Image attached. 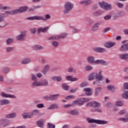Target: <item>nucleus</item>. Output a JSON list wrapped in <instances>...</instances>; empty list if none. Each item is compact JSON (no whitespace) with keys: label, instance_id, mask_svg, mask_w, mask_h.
<instances>
[{"label":"nucleus","instance_id":"f257e3e1","mask_svg":"<svg viewBox=\"0 0 128 128\" xmlns=\"http://www.w3.org/2000/svg\"><path fill=\"white\" fill-rule=\"evenodd\" d=\"M102 72L101 70L99 72L98 74V72H93L90 74L88 76V80H96L97 82H100V80H102Z\"/></svg>","mask_w":128,"mask_h":128},{"label":"nucleus","instance_id":"f03ea898","mask_svg":"<svg viewBox=\"0 0 128 128\" xmlns=\"http://www.w3.org/2000/svg\"><path fill=\"white\" fill-rule=\"evenodd\" d=\"M45 18L42 16H33L28 17L27 18V20H50V15L48 14H46L45 16Z\"/></svg>","mask_w":128,"mask_h":128},{"label":"nucleus","instance_id":"7ed1b4c3","mask_svg":"<svg viewBox=\"0 0 128 128\" xmlns=\"http://www.w3.org/2000/svg\"><path fill=\"white\" fill-rule=\"evenodd\" d=\"M87 120L89 124H108V121L102 120H97L94 119H92L90 118H88Z\"/></svg>","mask_w":128,"mask_h":128},{"label":"nucleus","instance_id":"20e7f679","mask_svg":"<svg viewBox=\"0 0 128 128\" xmlns=\"http://www.w3.org/2000/svg\"><path fill=\"white\" fill-rule=\"evenodd\" d=\"M74 8V6L72 4V3L70 2H66L64 6V14H68L72 10V8Z\"/></svg>","mask_w":128,"mask_h":128},{"label":"nucleus","instance_id":"39448f33","mask_svg":"<svg viewBox=\"0 0 128 128\" xmlns=\"http://www.w3.org/2000/svg\"><path fill=\"white\" fill-rule=\"evenodd\" d=\"M100 8L105 10H112V4H108V2H98Z\"/></svg>","mask_w":128,"mask_h":128},{"label":"nucleus","instance_id":"423d86ee","mask_svg":"<svg viewBox=\"0 0 128 128\" xmlns=\"http://www.w3.org/2000/svg\"><path fill=\"white\" fill-rule=\"evenodd\" d=\"M68 36V34L66 33H64L60 34V36H52L48 38L49 40H60V38H66Z\"/></svg>","mask_w":128,"mask_h":128},{"label":"nucleus","instance_id":"0eeeda50","mask_svg":"<svg viewBox=\"0 0 128 128\" xmlns=\"http://www.w3.org/2000/svg\"><path fill=\"white\" fill-rule=\"evenodd\" d=\"M128 40H124L122 42V44H122L120 48V52H128Z\"/></svg>","mask_w":128,"mask_h":128},{"label":"nucleus","instance_id":"6e6552de","mask_svg":"<svg viewBox=\"0 0 128 128\" xmlns=\"http://www.w3.org/2000/svg\"><path fill=\"white\" fill-rule=\"evenodd\" d=\"M26 32H22L20 34L16 36V40H21L22 42L24 40V38H26Z\"/></svg>","mask_w":128,"mask_h":128},{"label":"nucleus","instance_id":"1a4fd4ad","mask_svg":"<svg viewBox=\"0 0 128 128\" xmlns=\"http://www.w3.org/2000/svg\"><path fill=\"white\" fill-rule=\"evenodd\" d=\"M86 106H90V108H100V104L92 101L86 104Z\"/></svg>","mask_w":128,"mask_h":128},{"label":"nucleus","instance_id":"9d476101","mask_svg":"<svg viewBox=\"0 0 128 128\" xmlns=\"http://www.w3.org/2000/svg\"><path fill=\"white\" fill-rule=\"evenodd\" d=\"M1 96H2V98H16V96L12 95V94H8L4 92H2Z\"/></svg>","mask_w":128,"mask_h":128},{"label":"nucleus","instance_id":"9b49d317","mask_svg":"<svg viewBox=\"0 0 128 128\" xmlns=\"http://www.w3.org/2000/svg\"><path fill=\"white\" fill-rule=\"evenodd\" d=\"M28 10V8L26 6L20 7V9H16V14H22V12H24Z\"/></svg>","mask_w":128,"mask_h":128},{"label":"nucleus","instance_id":"f8f14e48","mask_svg":"<svg viewBox=\"0 0 128 128\" xmlns=\"http://www.w3.org/2000/svg\"><path fill=\"white\" fill-rule=\"evenodd\" d=\"M118 58L122 60L128 62V53L122 54L118 55Z\"/></svg>","mask_w":128,"mask_h":128},{"label":"nucleus","instance_id":"ddd939ff","mask_svg":"<svg viewBox=\"0 0 128 128\" xmlns=\"http://www.w3.org/2000/svg\"><path fill=\"white\" fill-rule=\"evenodd\" d=\"M93 50L94 52H96L102 53L106 52V49L102 48V47H96L93 48Z\"/></svg>","mask_w":128,"mask_h":128},{"label":"nucleus","instance_id":"4468645a","mask_svg":"<svg viewBox=\"0 0 128 128\" xmlns=\"http://www.w3.org/2000/svg\"><path fill=\"white\" fill-rule=\"evenodd\" d=\"M102 22H98L95 23L92 27V32H98V28H100V26Z\"/></svg>","mask_w":128,"mask_h":128},{"label":"nucleus","instance_id":"2eb2a0df","mask_svg":"<svg viewBox=\"0 0 128 128\" xmlns=\"http://www.w3.org/2000/svg\"><path fill=\"white\" fill-rule=\"evenodd\" d=\"M116 44V42H108L104 44V46H106V48H110L113 46H114Z\"/></svg>","mask_w":128,"mask_h":128},{"label":"nucleus","instance_id":"dca6fc26","mask_svg":"<svg viewBox=\"0 0 128 128\" xmlns=\"http://www.w3.org/2000/svg\"><path fill=\"white\" fill-rule=\"evenodd\" d=\"M94 64H102V66H108V62L102 60H95Z\"/></svg>","mask_w":128,"mask_h":128},{"label":"nucleus","instance_id":"f3484780","mask_svg":"<svg viewBox=\"0 0 128 128\" xmlns=\"http://www.w3.org/2000/svg\"><path fill=\"white\" fill-rule=\"evenodd\" d=\"M5 118H16V113L12 112L11 114H8L6 115Z\"/></svg>","mask_w":128,"mask_h":128},{"label":"nucleus","instance_id":"a211bd4d","mask_svg":"<svg viewBox=\"0 0 128 128\" xmlns=\"http://www.w3.org/2000/svg\"><path fill=\"white\" fill-rule=\"evenodd\" d=\"M10 104V101L8 99H2L0 100L1 106H6Z\"/></svg>","mask_w":128,"mask_h":128},{"label":"nucleus","instance_id":"6ab92c4d","mask_svg":"<svg viewBox=\"0 0 128 128\" xmlns=\"http://www.w3.org/2000/svg\"><path fill=\"white\" fill-rule=\"evenodd\" d=\"M10 124V120L6 119H2L1 120V126H6Z\"/></svg>","mask_w":128,"mask_h":128},{"label":"nucleus","instance_id":"aec40b11","mask_svg":"<svg viewBox=\"0 0 128 128\" xmlns=\"http://www.w3.org/2000/svg\"><path fill=\"white\" fill-rule=\"evenodd\" d=\"M67 80H70V82H76L78 80V79L76 78H74L72 76H66Z\"/></svg>","mask_w":128,"mask_h":128},{"label":"nucleus","instance_id":"412c9836","mask_svg":"<svg viewBox=\"0 0 128 128\" xmlns=\"http://www.w3.org/2000/svg\"><path fill=\"white\" fill-rule=\"evenodd\" d=\"M87 62L88 64H94L96 60H94V56H89L87 58Z\"/></svg>","mask_w":128,"mask_h":128},{"label":"nucleus","instance_id":"4be33fe9","mask_svg":"<svg viewBox=\"0 0 128 128\" xmlns=\"http://www.w3.org/2000/svg\"><path fill=\"white\" fill-rule=\"evenodd\" d=\"M84 91L85 92L86 96H92V92L90 88H84Z\"/></svg>","mask_w":128,"mask_h":128},{"label":"nucleus","instance_id":"5701e85b","mask_svg":"<svg viewBox=\"0 0 128 128\" xmlns=\"http://www.w3.org/2000/svg\"><path fill=\"white\" fill-rule=\"evenodd\" d=\"M34 82H33L32 84V88H36L38 86H40V82L38 81V80L34 81Z\"/></svg>","mask_w":128,"mask_h":128},{"label":"nucleus","instance_id":"b1692460","mask_svg":"<svg viewBox=\"0 0 128 128\" xmlns=\"http://www.w3.org/2000/svg\"><path fill=\"white\" fill-rule=\"evenodd\" d=\"M48 70H50V65L47 64L44 67V69L42 71V72L44 74L46 75Z\"/></svg>","mask_w":128,"mask_h":128},{"label":"nucleus","instance_id":"393cba45","mask_svg":"<svg viewBox=\"0 0 128 128\" xmlns=\"http://www.w3.org/2000/svg\"><path fill=\"white\" fill-rule=\"evenodd\" d=\"M76 104H78V106H82L84 104V102L80 99L78 100H75L73 102L72 106H76Z\"/></svg>","mask_w":128,"mask_h":128},{"label":"nucleus","instance_id":"a878e982","mask_svg":"<svg viewBox=\"0 0 128 128\" xmlns=\"http://www.w3.org/2000/svg\"><path fill=\"white\" fill-rule=\"evenodd\" d=\"M68 112V114H72L73 116H78V114H80V112L76 110H70Z\"/></svg>","mask_w":128,"mask_h":128},{"label":"nucleus","instance_id":"bb28decb","mask_svg":"<svg viewBox=\"0 0 128 128\" xmlns=\"http://www.w3.org/2000/svg\"><path fill=\"white\" fill-rule=\"evenodd\" d=\"M102 14H104V12L102 10H98L93 12V16H99Z\"/></svg>","mask_w":128,"mask_h":128},{"label":"nucleus","instance_id":"cd10ccee","mask_svg":"<svg viewBox=\"0 0 128 128\" xmlns=\"http://www.w3.org/2000/svg\"><path fill=\"white\" fill-rule=\"evenodd\" d=\"M58 96H60V94L50 95V100H58Z\"/></svg>","mask_w":128,"mask_h":128},{"label":"nucleus","instance_id":"c85d7f7f","mask_svg":"<svg viewBox=\"0 0 128 128\" xmlns=\"http://www.w3.org/2000/svg\"><path fill=\"white\" fill-rule=\"evenodd\" d=\"M52 80H54V81L57 80V82H60L62 80V77L61 76H54L52 78Z\"/></svg>","mask_w":128,"mask_h":128},{"label":"nucleus","instance_id":"c756f323","mask_svg":"<svg viewBox=\"0 0 128 128\" xmlns=\"http://www.w3.org/2000/svg\"><path fill=\"white\" fill-rule=\"evenodd\" d=\"M33 48L35 50H40L44 48V47L40 45H34L33 46Z\"/></svg>","mask_w":128,"mask_h":128},{"label":"nucleus","instance_id":"7c9ffc66","mask_svg":"<svg viewBox=\"0 0 128 128\" xmlns=\"http://www.w3.org/2000/svg\"><path fill=\"white\" fill-rule=\"evenodd\" d=\"M100 92H102V88L100 87L96 88L95 89V96H98L100 94Z\"/></svg>","mask_w":128,"mask_h":128},{"label":"nucleus","instance_id":"2f4dec72","mask_svg":"<svg viewBox=\"0 0 128 128\" xmlns=\"http://www.w3.org/2000/svg\"><path fill=\"white\" fill-rule=\"evenodd\" d=\"M44 119H40L37 122V126H38L40 128H42V126H44Z\"/></svg>","mask_w":128,"mask_h":128},{"label":"nucleus","instance_id":"473e14b6","mask_svg":"<svg viewBox=\"0 0 128 128\" xmlns=\"http://www.w3.org/2000/svg\"><path fill=\"white\" fill-rule=\"evenodd\" d=\"M30 58H24L22 61V64H30Z\"/></svg>","mask_w":128,"mask_h":128},{"label":"nucleus","instance_id":"72a5a7b5","mask_svg":"<svg viewBox=\"0 0 128 128\" xmlns=\"http://www.w3.org/2000/svg\"><path fill=\"white\" fill-rule=\"evenodd\" d=\"M48 85V81L46 80H43L42 82H40V86H46Z\"/></svg>","mask_w":128,"mask_h":128},{"label":"nucleus","instance_id":"f704fd0d","mask_svg":"<svg viewBox=\"0 0 128 128\" xmlns=\"http://www.w3.org/2000/svg\"><path fill=\"white\" fill-rule=\"evenodd\" d=\"M48 29V27H45L44 28H38V34H40V32H46L47 30Z\"/></svg>","mask_w":128,"mask_h":128},{"label":"nucleus","instance_id":"c9c22d12","mask_svg":"<svg viewBox=\"0 0 128 128\" xmlns=\"http://www.w3.org/2000/svg\"><path fill=\"white\" fill-rule=\"evenodd\" d=\"M118 120H119V122H128V117L120 118H118Z\"/></svg>","mask_w":128,"mask_h":128},{"label":"nucleus","instance_id":"e433bc0d","mask_svg":"<svg viewBox=\"0 0 128 128\" xmlns=\"http://www.w3.org/2000/svg\"><path fill=\"white\" fill-rule=\"evenodd\" d=\"M5 12L6 14H11L12 16L16 14V10L12 11H6Z\"/></svg>","mask_w":128,"mask_h":128},{"label":"nucleus","instance_id":"4c0bfd02","mask_svg":"<svg viewBox=\"0 0 128 128\" xmlns=\"http://www.w3.org/2000/svg\"><path fill=\"white\" fill-rule=\"evenodd\" d=\"M93 69H94V68H92V66L90 65H86L85 66V70L86 72H90V70H92Z\"/></svg>","mask_w":128,"mask_h":128},{"label":"nucleus","instance_id":"58836bf2","mask_svg":"<svg viewBox=\"0 0 128 128\" xmlns=\"http://www.w3.org/2000/svg\"><path fill=\"white\" fill-rule=\"evenodd\" d=\"M10 68L8 67H4L2 68V72H4V74H8V72H10Z\"/></svg>","mask_w":128,"mask_h":128},{"label":"nucleus","instance_id":"ea45409f","mask_svg":"<svg viewBox=\"0 0 128 128\" xmlns=\"http://www.w3.org/2000/svg\"><path fill=\"white\" fill-rule=\"evenodd\" d=\"M68 72H74V74H76V70L73 68V67H70L68 70Z\"/></svg>","mask_w":128,"mask_h":128},{"label":"nucleus","instance_id":"a19ab883","mask_svg":"<svg viewBox=\"0 0 128 128\" xmlns=\"http://www.w3.org/2000/svg\"><path fill=\"white\" fill-rule=\"evenodd\" d=\"M122 98L125 100H128V91H126L123 94Z\"/></svg>","mask_w":128,"mask_h":128},{"label":"nucleus","instance_id":"79ce46f5","mask_svg":"<svg viewBox=\"0 0 128 128\" xmlns=\"http://www.w3.org/2000/svg\"><path fill=\"white\" fill-rule=\"evenodd\" d=\"M32 112V116H38L40 114V110L38 109L33 110Z\"/></svg>","mask_w":128,"mask_h":128},{"label":"nucleus","instance_id":"37998d69","mask_svg":"<svg viewBox=\"0 0 128 128\" xmlns=\"http://www.w3.org/2000/svg\"><path fill=\"white\" fill-rule=\"evenodd\" d=\"M10 6H0L1 12L2 10H10Z\"/></svg>","mask_w":128,"mask_h":128},{"label":"nucleus","instance_id":"c03bdc74","mask_svg":"<svg viewBox=\"0 0 128 128\" xmlns=\"http://www.w3.org/2000/svg\"><path fill=\"white\" fill-rule=\"evenodd\" d=\"M31 78L33 82L38 80V77H36V75L34 74H31Z\"/></svg>","mask_w":128,"mask_h":128},{"label":"nucleus","instance_id":"a18cd8bd","mask_svg":"<svg viewBox=\"0 0 128 128\" xmlns=\"http://www.w3.org/2000/svg\"><path fill=\"white\" fill-rule=\"evenodd\" d=\"M62 86L65 90H70V86H68L66 84H63Z\"/></svg>","mask_w":128,"mask_h":128},{"label":"nucleus","instance_id":"49530a36","mask_svg":"<svg viewBox=\"0 0 128 128\" xmlns=\"http://www.w3.org/2000/svg\"><path fill=\"white\" fill-rule=\"evenodd\" d=\"M70 28H72V34H76L77 32H78V28H74V27H72V26H70Z\"/></svg>","mask_w":128,"mask_h":128},{"label":"nucleus","instance_id":"de8ad7c7","mask_svg":"<svg viewBox=\"0 0 128 128\" xmlns=\"http://www.w3.org/2000/svg\"><path fill=\"white\" fill-rule=\"evenodd\" d=\"M108 90H111V92H114V87L112 85H110L107 86Z\"/></svg>","mask_w":128,"mask_h":128},{"label":"nucleus","instance_id":"09e8293b","mask_svg":"<svg viewBox=\"0 0 128 128\" xmlns=\"http://www.w3.org/2000/svg\"><path fill=\"white\" fill-rule=\"evenodd\" d=\"M80 100H82L83 102V104H84V102H90V100H92V98H80Z\"/></svg>","mask_w":128,"mask_h":128},{"label":"nucleus","instance_id":"8fccbe9b","mask_svg":"<svg viewBox=\"0 0 128 128\" xmlns=\"http://www.w3.org/2000/svg\"><path fill=\"white\" fill-rule=\"evenodd\" d=\"M58 108V106L56 104H52L48 108V110H54V108Z\"/></svg>","mask_w":128,"mask_h":128},{"label":"nucleus","instance_id":"3c124183","mask_svg":"<svg viewBox=\"0 0 128 128\" xmlns=\"http://www.w3.org/2000/svg\"><path fill=\"white\" fill-rule=\"evenodd\" d=\"M122 12L120 11H118L116 13H115V16L116 18H118L119 16H122Z\"/></svg>","mask_w":128,"mask_h":128},{"label":"nucleus","instance_id":"603ef678","mask_svg":"<svg viewBox=\"0 0 128 128\" xmlns=\"http://www.w3.org/2000/svg\"><path fill=\"white\" fill-rule=\"evenodd\" d=\"M126 114V110H121L118 112V114H120V116H122L124 114Z\"/></svg>","mask_w":128,"mask_h":128},{"label":"nucleus","instance_id":"864d4df0","mask_svg":"<svg viewBox=\"0 0 128 128\" xmlns=\"http://www.w3.org/2000/svg\"><path fill=\"white\" fill-rule=\"evenodd\" d=\"M124 102L122 101H118L116 103V106H122Z\"/></svg>","mask_w":128,"mask_h":128},{"label":"nucleus","instance_id":"5fc2aeb1","mask_svg":"<svg viewBox=\"0 0 128 128\" xmlns=\"http://www.w3.org/2000/svg\"><path fill=\"white\" fill-rule=\"evenodd\" d=\"M14 39L10 38H8L6 40V44H12V42H14Z\"/></svg>","mask_w":128,"mask_h":128},{"label":"nucleus","instance_id":"6e6d98bb","mask_svg":"<svg viewBox=\"0 0 128 128\" xmlns=\"http://www.w3.org/2000/svg\"><path fill=\"white\" fill-rule=\"evenodd\" d=\"M36 108H44V104H39L36 105Z\"/></svg>","mask_w":128,"mask_h":128},{"label":"nucleus","instance_id":"4d7b16f0","mask_svg":"<svg viewBox=\"0 0 128 128\" xmlns=\"http://www.w3.org/2000/svg\"><path fill=\"white\" fill-rule=\"evenodd\" d=\"M58 42L56 41H54L52 42V45L53 46H54V48L58 46Z\"/></svg>","mask_w":128,"mask_h":128},{"label":"nucleus","instance_id":"13d9d810","mask_svg":"<svg viewBox=\"0 0 128 128\" xmlns=\"http://www.w3.org/2000/svg\"><path fill=\"white\" fill-rule=\"evenodd\" d=\"M14 50V48L12 47H8L6 48V51L8 52H12Z\"/></svg>","mask_w":128,"mask_h":128},{"label":"nucleus","instance_id":"bf43d9fd","mask_svg":"<svg viewBox=\"0 0 128 128\" xmlns=\"http://www.w3.org/2000/svg\"><path fill=\"white\" fill-rule=\"evenodd\" d=\"M112 18V16L110 15H106L104 17V20H110Z\"/></svg>","mask_w":128,"mask_h":128},{"label":"nucleus","instance_id":"052dcab7","mask_svg":"<svg viewBox=\"0 0 128 128\" xmlns=\"http://www.w3.org/2000/svg\"><path fill=\"white\" fill-rule=\"evenodd\" d=\"M76 98V96H68L66 97V100H72V98Z\"/></svg>","mask_w":128,"mask_h":128},{"label":"nucleus","instance_id":"680f3d73","mask_svg":"<svg viewBox=\"0 0 128 128\" xmlns=\"http://www.w3.org/2000/svg\"><path fill=\"white\" fill-rule=\"evenodd\" d=\"M26 114H27V118H32V112H26Z\"/></svg>","mask_w":128,"mask_h":128},{"label":"nucleus","instance_id":"e2e57ef3","mask_svg":"<svg viewBox=\"0 0 128 128\" xmlns=\"http://www.w3.org/2000/svg\"><path fill=\"white\" fill-rule=\"evenodd\" d=\"M88 86V83L83 82L80 84V88H84L85 86Z\"/></svg>","mask_w":128,"mask_h":128},{"label":"nucleus","instance_id":"0e129e2a","mask_svg":"<svg viewBox=\"0 0 128 128\" xmlns=\"http://www.w3.org/2000/svg\"><path fill=\"white\" fill-rule=\"evenodd\" d=\"M116 6H118V8H124V4L120 2H117L116 3Z\"/></svg>","mask_w":128,"mask_h":128},{"label":"nucleus","instance_id":"69168bd1","mask_svg":"<svg viewBox=\"0 0 128 128\" xmlns=\"http://www.w3.org/2000/svg\"><path fill=\"white\" fill-rule=\"evenodd\" d=\"M44 100H50V95H47L44 96Z\"/></svg>","mask_w":128,"mask_h":128},{"label":"nucleus","instance_id":"338daca9","mask_svg":"<svg viewBox=\"0 0 128 128\" xmlns=\"http://www.w3.org/2000/svg\"><path fill=\"white\" fill-rule=\"evenodd\" d=\"M110 30V27H108L104 30V32H108Z\"/></svg>","mask_w":128,"mask_h":128},{"label":"nucleus","instance_id":"774afa93","mask_svg":"<svg viewBox=\"0 0 128 128\" xmlns=\"http://www.w3.org/2000/svg\"><path fill=\"white\" fill-rule=\"evenodd\" d=\"M92 0H86V6H90V4H92Z\"/></svg>","mask_w":128,"mask_h":128}]
</instances>
